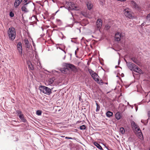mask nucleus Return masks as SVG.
Here are the masks:
<instances>
[{"label": "nucleus", "mask_w": 150, "mask_h": 150, "mask_svg": "<svg viewBox=\"0 0 150 150\" xmlns=\"http://www.w3.org/2000/svg\"><path fill=\"white\" fill-rule=\"evenodd\" d=\"M88 71L92 78L96 81L100 85H102L103 84V81L101 79L99 78V77L96 72L91 69H88Z\"/></svg>", "instance_id": "1"}, {"label": "nucleus", "mask_w": 150, "mask_h": 150, "mask_svg": "<svg viewBox=\"0 0 150 150\" xmlns=\"http://www.w3.org/2000/svg\"><path fill=\"white\" fill-rule=\"evenodd\" d=\"M7 34L10 40L13 41L16 37V32L13 27L10 28L7 31Z\"/></svg>", "instance_id": "2"}, {"label": "nucleus", "mask_w": 150, "mask_h": 150, "mask_svg": "<svg viewBox=\"0 0 150 150\" xmlns=\"http://www.w3.org/2000/svg\"><path fill=\"white\" fill-rule=\"evenodd\" d=\"M64 68L60 69V71L62 73L65 74L67 72L69 69L73 70L75 68L74 65L71 64L65 63Z\"/></svg>", "instance_id": "3"}, {"label": "nucleus", "mask_w": 150, "mask_h": 150, "mask_svg": "<svg viewBox=\"0 0 150 150\" xmlns=\"http://www.w3.org/2000/svg\"><path fill=\"white\" fill-rule=\"evenodd\" d=\"M39 89L40 92L44 94L50 95L51 93V90L49 88L43 86H41L39 87Z\"/></svg>", "instance_id": "4"}, {"label": "nucleus", "mask_w": 150, "mask_h": 150, "mask_svg": "<svg viewBox=\"0 0 150 150\" xmlns=\"http://www.w3.org/2000/svg\"><path fill=\"white\" fill-rule=\"evenodd\" d=\"M69 6L68 7V10L70 11L73 19H74V15L73 13L74 12L75 9V4H72L71 2H70L69 3Z\"/></svg>", "instance_id": "5"}, {"label": "nucleus", "mask_w": 150, "mask_h": 150, "mask_svg": "<svg viewBox=\"0 0 150 150\" xmlns=\"http://www.w3.org/2000/svg\"><path fill=\"white\" fill-rule=\"evenodd\" d=\"M123 12L125 15L129 18L133 17L131 10L127 8L124 10Z\"/></svg>", "instance_id": "6"}, {"label": "nucleus", "mask_w": 150, "mask_h": 150, "mask_svg": "<svg viewBox=\"0 0 150 150\" xmlns=\"http://www.w3.org/2000/svg\"><path fill=\"white\" fill-rule=\"evenodd\" d=\"M126 62L128 68L131 70L133 71L136 65L131 62H127L126 60H125Z\"/></svg>", "instance_id": "7"}, {"label": "nucleus", "mask_w": 150, "mask_h": 150, "mask_svg": "<svg viewBox=\"0 0 150 150\" xmlns=\"http://www.w3.org/2000/svg\"><path fill=\"white\" fill-rule=\"evenodd\" d=\"M17 49L19 54L21 55H22V44L21 42H19L17 44Z\"/></svg>", "instance_id": "8"}, {"label": "nucleus", "mask_w": 150, "mask_h": 150, "mask_svg": "<svg viewBox=\"0 0 150 150\" xmlns=\"http://www.w3.org/2000/svg\"><path fill=\"white\" fill-rule=\"evenodd\" d=\"M131 125L132 127L134 128L136 131H141L140 128L139 127L138 125H137L134 121L132 122Z\"/></svg>", "instance_id": "9"}, {"label": "nucleus", "mask_w": 150, "mask_h": 150, "mask_svg": "<svg viewBox=\"0 0 150 150\" xmlns=\"http://www.w3.org/2000/svg\"><path fill=\"white\" fill-rule=\"evenodd\" d=\"M98 28H100L102 25V21L101 19H98L96 22Z\"/></svg>", "instance_id": "10"}, {"label": "nucleus", "mask_w": 150, "mask_h": 150, "mask_svg": "<svg viewBox=\"0 0 150 150\" xmlns=\"http://www.w3.org/2000/svg\"><path fill=\"white\" fill-rule=\"evenodd\" d=\"M28 67L29 69L33 70L34 69V65L30 61H28L27 62Z\"/></svg>", "instance_id": "11"}, {"label": "nucleus", "mask_w": 150, "mask_h": 150, "mask_svg": "<svg viewBox=\"0 0 150 150\" xmlns=\"http://www.w3.org/2000/svg\"><path fill=\"white\" fill-rule=\"evenodd\" d=\"M121 37V34L119 32L117 33L115 36V40L117 41H120V40Z\"/></svg>", "instance_id": "12"}, {"label": "nucleus", "mask_w": 150, "mask_h": 150, "mask_svg": "<svg viewBox=\"0 0 150 150\" xmlns=\"http://www.w3.org/2000/svg\"><path fill=\"white\" fill-rule=\"evenodd\" d=\"M133 71L139 74L142 73V71L136 65Z\"/></svg>", "instance_id": "13"}, {"label": "nucleus", "mask_w": 150, "mask_h": 150, "mask_svg": "<svg viewBox=\"0 0 150 150\" xmlns=\"http://www.w3.org/2000/svg\"><path fill=\"white\" fill-rule=\"evenodd\" d=\"M23 0H16L14 4V7L15 8L17 7Z\"/></svg>", "instance_id": "14"}, {"label": "nucleus", "mask_w": 150, "mask_h": 150, "mask_svg": "<svg viewBox=\"0 0 150 150\" xmlns=\"http://www.w3.org/2000/svg\"><path fill=\"white\" fill-rule=\"evenodd\" d=\"M24 41L26 47L28 48H29L30 44L28 40L27 39H25L24 40Z\"/></svg>", "instance_id": "15"}, {"label": "nucleus", "mask_w": 150, "mask_h": 150, "mask_svg": "<svg viewBox=\"0 0 150 150\" xmlns=\"http://www.w3.org/2000/svg\"><path fill=\"white\" fill-rule=\"evenodd\" d=\"M86 4L89 10H91L93 6V4H91V2L89 1H87Z\"/></svg>", "instance_id": "16"}, {"label": "nucleus", "mask_w": 150, "mask_h": 150, "mask_svg": "<svg viewBox=\"0 0 150 150\" xmlns=\"http://www.w3.org/2000/svg\"><path fill=\"white\" fill-rule=\"evenodd\" d=\"M131 60L137 64L139 65L140 64V62L135 57H133L131 58Z\"/></svg>", "instance_id": "17"}, {"label": "nucleus", "mask_w": 150, "mask_h": 150, "mask_svg": "<svg viewBox=\"0 0 150 150\" xmlns=\"http://www.w3.org/2000/svg\"><path fill=\"white\" fill-rule=\"evenodd\" d=\"M28 3L25 4L22 7L21 9L22 11L27 12L28 11L27 9L26 8V6Z\"/></svg>", "instance_id": "18"}, {"label": "nucleus", "mask_w": 150, "mask_h": 150, "mask_svg": "<svg viewBox=\"0 0 150 150\" xmlns=\"http://www.w3.org/2000/svg\"><path fill=\"white\" fill-rule=\"evenodd\" d=\"M19 117L21 121L23 122H26V120L24 118L23 114L20 115Z\"/></svg>", "instance_id": "19"}, {"label": "nucleus", "mask_w": 150, "mask_h": 150, "mask_svg": "<svg viewBox=\"0 0 150 150\" xmlns=\"http://www.w3.org/2000/svg\"><path fill=\"white\" fill-rule=\"evenodd\" d=\"M94 145L96 146L98 148L101 150H104L100 145L96 142H94Z\"/></svg>", "instance_id": "20"}, {"label": "nucleus", "mask_w": 150, "mask_h": 150, "mask_svg": "<svg viewBox=\"0 0 150 150\" xmlns=\"http://www.w3.org/2000/svg\"><path fill=\"white\" fill-rule=\"evenodd\" d=\"M55 80V79L54 78H52L51 79H50L48 80V83L50 85H51L54 82Z\"/></svg>", "instance_id": "21"}, {"label": "nucleus", "mask_w": 150, "mask_h": 150, "mask_svg": "<svg viewBox=\"0 0 150 150\" xmlns=\"http://www.w3.org/2000/svg\"><path fill=\"white\" fill-rule=\"evenodd\" d=\"M106 115L107 117H110L112 116L113 115V113L112 112L110 111H108L106 113Z\"/></svg>", "instance_id": "22"}, {"label": "nucleus", "mask_w": 150, "mask_h": 150, "mask_svg": "<svg viewBox=\"0 0 150 150\" xmlns=\"http://www.w3.org/2000/svg\"><path fill=\"white\" fill-rule=\"evenodd\" d=\"M120 115L119 112H117L115 114V117L117 120H119L120 118Z\"/></svg>", "instance_id": "23"}, {"label": "nucleus", "mask_w": 150, "mask_h": 150, "mask_svg": "<svg viewBox=\"0 0 150 150\" xmlns=\"http://www.w3.org/2000/svg\"><path fill=\"white\" fill-rule=\"evenodd\" d=\"M139 133V134H138V137L140 139H143V135H142V132H141V131H137Z\"/></svg>", "instance_id": "24"}, {"label": "nucleus", "mask_w": 150, "mask_h": 150, "mask_svg": "<svg viewBox=\"0 0 150 150\" xmlns=\"http://www.w3.org/2000/svg\"><path fill=\"white\" fill-rule=\"evenodd\" d=\"M96 105L97 106L96 111V112H98V111L100 109V106L96 102Z\"/></svg>", "instance_id": "25"}, {"label": "nucleus", "mask_w": 150, "mask_h": 150, "mask_svg": "<svg viewBox=\"0 0 150 150\" xmlns=\"http://www.w3.org/2000/svg\"><path fill=\"white\" fill-rule=\"evenodd\" d=\"M120 131L122 134H124L125 133V130L123 127H121L120 129Z\"/></svg>", "instance_id": "26"}, {"label": "nucleus", "mask_w": 150, "mask_h": 150, "mask_svg": "<svg viewBox=\"0 0 150 150\" xmlns=\"http://www.w3.org/2000/svg\"><path fill=\"white\" fill-rule=\"evenodd\" d=\"M57 23L58 25H59L62 24V23L61 21L59 19H57Z\"/></svg>", "instance_id": "27"}, {"label": "nucleus", "mask_w": 150, "mask_h": 150, "mask_svg": "<svg viewBox=\"0 0 150 150\" xmlns=\"http://www.w3.org/2000/svg\"><path fill=\"white\" fill-rule=\"evenodd\" d=\"M36 113L38 115H40L42 114V111L40 110H38L37 111Z\"/></svg>", "instance_id": "28"}, {"label": "nucleus", "mask_w": 150, "mask_h": 150, "mask_svg": "<svg viewBox=\"0 0 150 150\" xmlns=\"http://www.w3.org/2000/svg\"><path fill=\"white\" fill-rule=\"evenodd\" d=\"M16 112L19 116H20V115H23V114H22V112L20 110H17L16 111Z\"/></svg>", "instance_id": "29"}, {"label": "nucleus", "mask_w": 150, "mask_h": 150, "mask_svg": "<svg viewBox=\"0 0 150 150\" xmlns=\"http://www.w3.org/2000/svg\"><path fill=\"white\" fill-rule=\"evenodd\" d=\"M86 126L85 125H83L81 126H80L79 127V128L81 130L85 129H86Z\"/></svg>", "instance_id": "30"}, {"label": "nucleus", "mask_w": 150, "mask_h": 150, "mask_svg": "<svg viewBox=\"0 0 150 150\" xmlns=\"http://www.w3.org/2000/svg\"><path fill=\"white\" fill-rule=\"evenodd\" d=\"M9 16L11 17H13L14 16V14L12 11L10 12L9 13Z\"/></svg>", "instance_id": "31"}, {"label": "nucleus", "mask_w": 150, "mask_h": 150, "mask_svg": "<svg viewBox=\"0 0 150 150\" xmlns=\"http://www.w3.org/2000/svg\"><path fill=\"white\" fill-rule=\"evenodd\" d=\"M132 4H134V7H135L136 8V7H137V5L134 1H132Z\"/></svg>", "instance_id": "32"}, {"label": "nucleus", "mask_w": 150, "mask_h": 150, "mask_svg": "<svg viewBox=\"0 0 150 150\" xmlns=\"http://www.w3.org/2000/svg\"><path fill=\"white\" fill-rule=\"evenodd\" d=\"M24 4H26V3H27L28 2L27 0H24L23 1Z\"/></svg>", "instance_id": "33"}, {"label": "nucleus", "mask_w": 150, "mask_h": 150, "mask_svg": "<svg viewBox=\"0 0 150 150\" xmlns=\"http://www.w3.org/2000/svg\"><path fill=\"white\" fill-rule=\"evenodd\" d=\"M81 121H77L76 123V124H77L79 123H81Z\"/></svg>", "instance_id": "34"}, {"label": "nucleus", "mask_w": 150, "mask_h": 150, "mask_svg": "<svg viewBox=\"0 0 150 150\" xmlns=\"http://www.w3.org/2000/svg\"><path fill=\"white\" fill-rule=\"evenodd\" d=\"M147 19L149 21H150V16H149L148 17V15L146 17Z\"/></svg>", "instance_id": "35"}, {"label": "nucleus", "mask_w": 150, "mask_h": 150, "mask_svg": "<svg viewBox=\"0 0 150 150\" xmlns=\"http://www.w3.org/2000/svg\"><path fill=\"white\" fill-rule=\"evenodd\" d=\"M149 118L150 120V112H148Z\"/></svg>", "instance_id": "36"}, {"label": "nucleus", "mask_w": 150, "mask_h": 150, "mask_svg": "<svg viewBox=\"0 0 150 150\" xmlns=\"http://www.w3.org/2000/svg\"><path fill=\"white\" fill-rule=\"evenodd\" d=\"M65 138L66 139H72L71 138L69 137H65Z\"/></svg>", "instance_id": "37"}, {"label": "nucleus", "mask_w": 150, "mask_h": 150, "mask_svg": "<svg viewBox=\"0 0 150 150\" xmlns=\"http://www.w3.org/2000/svg\"><path fill=\"white\" fill-rule=\"evenodd\" d=\"M71 42H75L74 41V40H71Z\"/></svg>", "instance_id": "38"}, {"label": "nucleus", "mask_w": 150, "mask_h": 150, "mask_svg": "<svg viewBox=\"0 0 150 150\" xmlns=\"http://www.w3.org/2000/svg\"><path fill=\"white\" fill-rule=\"evenodd\" d=\"M27 1H28V4L30 1V0H27Z\"/></svg>", "instance_id": "39"}, {"label": "nucleus", "mask_w": 150, "mask_h": 150, "mask_svg": "<svg viewBox=\"0 0 150 150\" xmlns=\"http://www.w3.org/2000/svg\"><path fill=\"white\" fill-rule=\"evenodd\" d=\"M149 16H150V13H149L148 15V17Z\"/></svg>", "instance_id": "40"}, {"label": "nucleus", "mask_w": 150, "mask_h": 150, "mask_svg": "<svg viewBox=\"0 0 150 150\" xmlns=\"http://www.w3.org/2000/svg\"><path fill=\"white\" fill-rule=\"evenodd\" d=\"M81 97H79V100L80 101H81Z\"/></svg>", "instance_id": "41"}, {"label": "nucleus", "mask_w": 150, "mask_h": 150, "mask_svg": "<svg viewBox=\"0 0 150 150\" xmlns=\"http://www.w3.org/2000/svg\"><path fill=\"white\" fill-rule=\"evenodd\" d=\"M78 49H78V48H77V49H76V50H77V51H78Z\"/></svg>", "instance_id": "42"}, {"label": "nucleus", "mask_w": 150, "mask_h": 150, "mask_svg": "<svg viewBox=\"0 0 150 150\" xmlns=\"http://www.w3.org/2000/svg\"><path fill=\"white\" fill-rule=\"evenodd\" d=\"M75 8H76V10H77L76 9V6L75 7Z\"/></svg>", "instance_id": "43"}, {"label": "nucleus", "mask_w": 150, "mask_h": 150, "mask_svg": "<svg viewBox=\"0 0 150 150\" xmlns=\"http://www.w3.org/2000/svg\"><path fill=\"white\" fill-rule=\"evenodd\" d=\"M75 52H76V50Z\"/></svg>", "instance_id": "44"}, {"label": "nucleus", "mask_w": 150, "mask_h": 150, "mask_svg": "<svg viewBox=\"0 0 150 150\" xmlns=\"http://www.w3.org/2000/svg\"><path fill=\"white\" fill-rule=\"evenodd\" d=\"M75 130H76V131H77V130L76 129H75Z\"/></svg>", "instance_id": "45"}]
</instances>
